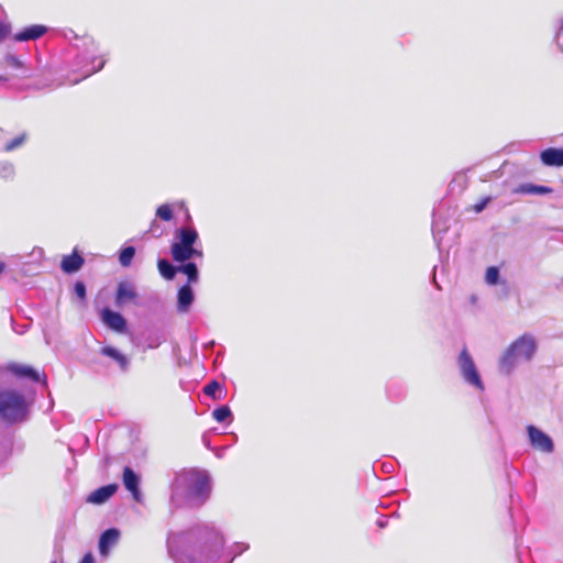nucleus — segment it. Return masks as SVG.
<instances>
[{
	"label": "nucleus",
	"mask_w": 563,
	"mask_h": 563,
	"mask_svg": "<svg viewBox=\"0 0 563 563\" xmlns=\"http://www.w3.org/2000/svg\"><path fill=\"white\" fill-rule=\"evenodd\" d=\"M224 543L222 532L211 523H198L167 537L168 553L175 563H232L235 555L249 549L246 543H236V553L229 558Z\"/></svg>",
	"instance_id": "f257e3e1"
},
{
	"label": "nucleus",
	"mask_w": 563,
	"mask_h": 563,
	"mask_svg": "<svg viewBox=\"0 0 563 563\" xmlns=\"http://www.w3.org/2000/svg\"><path fill=\"white\" fill-rule=\"evenodd\" d=\"M170 490L172 506L200 507L210 496V478L202 472L185 471L175 476Z\"/></svg>",
	"instance_id": "f03ea898"
},
{
	"label": "nucleus",
	"mask_w": 563,
	"mask_h": 563,
	"mask_svg": "<svg viewBox=\"0 0 563 563\" xmlns=\"http://www.w3.org/2000/svg\"><path fill=\"white\" fill-rule=\"evenodd\" d=\"M33 404L32 395L10 386L8 371L0 366V422L5 426L26 422Z\"/></svg>",
	"instance_id": "7ed1b4c3"
},
{
	"label": "nucleus",
	"mask_w": 563,
	"mask_h": 563,
	"mask_svg": "<svg viewBox=\"0 0 563 563\" xmlns=\"http://www.w3.org/2000/svg\"><path fill=\"white\" fill-rule=\"evenodd\" d=\"M538 351V341L530 332H525L512 341L498 360L500 374L509 376L523 363H530Z\"/></svg>",
	"instance_id": "20e7f679"
},
{
	"label": "nucleus",
	"mask_w": 563,
	"mask_h": 563,
	"mask_svg": "<svg viewBox=\"0 0 563 563\" xmlns=\"http://www.w3.org/2000/svg\"><path fill=\"white\" fill-rule=\"evenodd\" d=\"M78 54L75 59V70L80 73V78L73 80L74 84L101 70L106 64L103 55H98V45L91 36H82L76 45Z\"/></svg>",
	"instance_id": "39448f33"
},
{
	"label": "nucleus",
	"mask_w": 563,
	"mask_h": 563,
	"mask_svg": "<svg viewBox=\"0 0 563 563\" xmlns=\"http://www.w3.org/2000/svg\"><path fill=\"white\" fill-rule=\"evenodd\" d=\"M176 241L172 244L170 253L175 262L183 263L192 257H202V251L194 245L199 235L192 227H181L175 231Z\"/></svg>",
	"instance_id": "423d86ee"
},
{
	"label": "nucleus",
	"mask_w": 563,
	"mask_h": 563,
	"mask_svg": "<svg viewBox=\"0 0 563 563\" xmlns=\"http://www.w3.org/2000/svg\"><path fill=\"white\" fill-rule=\"evenodd\" d=\"M457 365L463 380L479 391H484L485 386L482 377L477 371L473 357L468 353L467 349L464 347L459 357Z\"/></svg>",
	"instance_id": "0eeeda50"
},
{
	"label": "nucleus",
	"mask_w": 563,
	"mask_h": 563,
	"mask_svg": "<svg viewBox=\"0 0 563 563\" xmlns=\"http://www.w3.org/2000/svg\"><path fill=\"white\" fill-rule=\"evenodd\" d=\"M526 431L529 443L534 450L547 454L554 451V442L544 431L533 424L527 426Z\"/></svg>",
	"instance_id": "6e6552de"
},
{
	"label": "nucleus",
	"mask_w": 563,
	"mask_h": 563,
	"mask_svg": "<svg viewBox=\"0 0 563 563\" xmlns=\"http://www.w3.org/2000/svg\"><path fill=\"white\" fill-rule=\"evenodd\" d=\"M4 64L8 68L12 69V78L31 79L36 76V69L27 66L14 55H7L4 57Z\"/></svg>",
	"instance_id": "1a4fd4ad"
},
{
	"label": "nucleus",
	"mask_w": 563,
	"mask_h": 563,
	"mask_svg": "<svg viewBox=\"0 0 563 563\" xmlns=\"http://www.w3.org/2000/svg\"><path fill=\"white\" fill-rule=\"evenodd\" d=\"M122 481L125 489L132 494L133 499L137 503H141L142 493L140 489V475L136 472H134L130 466H125L123 468Z\"/></svg>",
	"instance_id": "9d476101"
},
{
	"label": "nucleus",
	"mask_w": 563,
	"mask_h": 563,
	"mask_svg": "<svg viewBox=\"0 0 563 563\" xmlns=\"http://www.w3.org/2000/svg\"><path fill=\"white\" fill-rule=\"evenodd\" d=\"M101 320L112 331L118 333H124L126 331V320L120 312L104 308L101 311Z\"/></svg>",
	"instance_id": "9b49d317"
},
{
	"label": "nucleus",
	"mask_w": 563,
	"mask_h": 563,
	"mask_svg": "<svg viewBox=\"0 0 563 563\" xmlns=\"http://www.w3.org/2000/svg\"><path fill=\"white\" fill-rule=\"evenodd\" d=\"M137 298V292L134 286L128 282L118 284L114 303L117 307H122L128 302H133Z\"/></svg>",
	"instance_id": "f8f14e48"
},
{
	"label": "nucleus",
	"mask_w": 563,
	"mask_h": 563,
	"mask_svg": "<svg viewBox=\"0 0 563 563\" xmlns=\"http://www.w3.org/2000/svg\"><path fill=\"white\" fill-rule=\"evenodd\" d=\"M8 371V374H13L14 376L19 378H27L32 382H41L42 377L41 374L34 369L33 367L29 365H22V364H10L8 367H3ZM11 375H9V378Z\"/></svg>",
	"instance_id": "ddd939ff"
},
{
	"label": "nucleus",
	"mask_w": 563,
	"mask_h": 563,
	"mask_svg": "<svg viewBox=\"0 0 563 563\" xmlns=\"http://www.w3.org/2000/svg\"><path fill=\"white\" fill-rule=\"evenodd\" d=\"M100 353L113 360L118 364L122 373H126L129 371L131 361L125 354L121 353L118 349L107 345L101 347Z\"/></svg>",
	"instance_id": "4468645a"
},
{
	"label": "nucleus",
	"mask_w": 563,
	"mask_h": 563,
	"mask_svg": "<svg viewBox=\"0 0 563 563\" xmlns=\"http://www.w3.org/2000/svg\"><path fill=\"white\" fill-rule=\"evenodd\" d=\"M120 538V531L117 528H109L103 531L99 538V552L107 555L110 549L115 545Z\"/></svg>",
	"instance_id": "2eb2a0df"
},
{
	"label": "nucleus",
	"mask_w": 563,
	"mask_h": 563,
	"mask_svg": "<svg viewBox=\"0 0 563 563\" xmlns=\"http://www.w3.org/2000/svg\"><path fill=\"white\" fill-rule=\"evenodd\" d=\"M118 489L117 484L101 486L93 490L87 498V501L95 505H101L112 497Z\"/></svg>",
	"instance_id": "dca6fc26"
},
{
	"label": "nucleus",
	"mask_w": 563,
	"mask_h": 563,
	"mask_svg": "<svg viewBox=\"0 0 563 563\" xmlns=\"http://www.w3.org/2000/svg\"><path fill=\"white\" fill-rule=\"evenodd\" d=\"M540 159L543 165L551 167L563 166V148L549 147L540 153Z\"/></svg>",
	"instance_id": "f3484780"
},
{
	"label": "nucleus",
	"mask_w": 563,
	"mask_h": 563,
	"mask_svg": "<svg viewBox=\"0 0 563 563\" xmlns=\"http://www.w3.org/2000/svg\"><path fill=\"white\" fill-rule=\"evenodd\" d=\"M195 300L194 290L189 284L181 286L177 292V310L187 312Z\"/></svg>",
	"instance_id": "a211bd4d"
},
{
	"label": "nucleus",
	"mask_w": 563,
	"mask_h": 563,
	"mask_svg": "<svg viewBox=\"0 0 563 563\" xmlns=\"http://www.w3.org/2000/svg\"><path fill=\"white\" fill-rule=\"evenodd\" d=\"M47 31V27L40 24H33L24 27L22 31L14 35V40L18 42H26L31 40H37L43 36Z\"/></svg>",
	"instance_id": "6ab92c4d"
},
{
	"label": "nucleus",
	"mask_w": 563,
	"mask_h": 563,
	"mask_svg": "<svg viewBox=\"0 0 563 563\" xmlns=\"http://www.w3.org/2000/svg\"><path fill=\"white\" fill-rule=\"evenodd\" d=\"M84 265V258L78 253L74 252L70 255L64 256L62 261V269L67 274L78 272Z\"/></svg>",
	"instance_id": "aec40b11"
},
{
	"label": "nucleus",
	"mask_w": 563,
	"mask_h": 563,
	"mask_svg": "<svg viewBox=\"0 0 563 563\" xmlns=\"http://www.w3.org/2000/svg\"><path fill=\"white\" fill-rule=\"evenodd\" d=\"M552 191L553 189L551 187L534 184H521L516 189V192L525 195H548Z\"/></svg>",
	"instance_id": "412c9836"
},
{
	"label": "nucleus",
	"mask_w": 563,
	"mask_h": 563,
	"mask_svg": "<svg viewBox=\"0 0 563 563\" xmlns=\"http://www.w3.org/2000/svg\"><path fill=\"white\" fill-rule=\"evenodd\" d=\"M178 272L185 274L188 278L187 284L197 283L199 279L198 267L192 262H183L180 266H178Z\"/></svg>",
	"instance_id": "4be33fe9"
},
{
	"label": "nucleus",
	"mask_w": 563,
	"mask_h": 563,
	"mask_svg": "<svg viewBox=\"0 0 563 563\" xmlns=\"http://www.w3.org/2000/svg\"><path fill=\"white\" fill-rule=\"evenodd\" d=\"M157 267L159 274L167 280H172L178 272V267L174 266L169 261L164 258L158 260Z\"/></svg>",
	"instance_id": "5701e85b"
},
{
	"label": "nucleus",
	"mask_w": 563,
	"mask_h": 563,
	"mask_svg": "<svg viewBox=\"0 0 563 563\" xmlns=\"http://www.w3.org/2000/svg\"><path fill=\"white\" fill-rule=\"evenodd\" d=\"M485 283L489 286H495V285L501 284L500 271L497 266H489L486 269ZM503 284H506V282L503 280Z\"/></svg>",
	"instance_id": "b1692460"
},
{
	"label": "nucleus",
	"mask_w": 563,
	"mask_h": 563,
	"mask_svg": "<svg viewBox=\"0 0 563 563\" xmlns=\"http://www.w3.org/2000/svg\"><path fill=\"white\" fill-rule=\"evenodd\" d=\"M27 133L23 132L18 136L13 137L12 140L8 141L3 147L4 152H13L16 148L23 146L27 141Z\"/></svg>",
	"instance_id": "393cba45"
},
{
	"label": "nucleus",
	"mask_w": 563,
	"mask_h": 563,
	"mask_svg": "<svg viewBox=\"0 0 563 563\" xmlns=\"http://www.w3.org/2000/svg\"><path fill=\"white\" fill-rule=\"evenodd\" d=\"M15 177V167L13 163L8 161L0 162V178L4 180H12Z\"/></svg>",
	"instance_id": "a878e982"
},
{
	"label": "nucleus",
	"mask_w": 563,
	"mask_h": 563,
	"mask_svg": "<svg viewBox=\"0 0 563 563\" xmlns=\"http://www.w3.org/2000/svg\"><path fill=\"white\" fill-rule=\"evenodd\" d=\"M134 255H135V247L134 246H125L120 251L119 263L123 267H129L132 263Z\"/></svg>",
	"instance_id": "bb28decb"
},
{
	"label": "nucleus",
	"mask_w": 563,
	"mask_h": 563,
	"mask_svg": "<svg viewBox=\"0 0 563 563\" xmlns=\"http://www.w3.org/2000/svg\"><path fill=\"white\" fill-rule=\"evenodd\" d=\"M212 417L218 422H224L228 419L232 420V411L227 405L220 406L212 411Z\"/></svg>",
	"instance_id": "cd10ccee"
},
{
	"label": "nucleus",
	"mask_w": 563,
	"mask_h": 563,
	"mask_svg": "<svg viewBox=\"0 0 563 563\" xmlns=\"http://www.w3.org/2000/svg\"><path fill=\"white\" fill-rule=\"evenodd\" d=\"M156 217H158L163 221H170L173 219V217H174L173 209L167 203L161 205L156 209Z\"/></svg>",
	"instance_id": "c85d7f7f"
},
{
	"label": "nucleus",
	"mask_w": 563,
	"mask_h": 563,
	"mask_svg": "<svg viewBox=\"0 0 563 563\" xmlns=\"http://www.w3.org/2000/svg\"><path fill=\"white\" fill-rule=\"evenodd\" d=\"M221 389V385L217 380L210 382L208 385L205 386V394L209 397H212L213 399L219 398L217 393Z\"/></svg>",
	"instance_id": "c756f323"
},
{
	"label": "nucleus",
	"mask_w": 563,
	"mask_h": 563,
	"mask_svg": "<svg viewBox=\"0 0 563 563\" xmlns=\"http://www.w3.org/2000/svg\"><path fill=\"white\" fill-rule=\"evenodd\" d=\"M165 341V335H150L146 339V345L148 349H157Z\"/></svg>",
	"instance_id": "7c9ffc66"
},
{
	"label": "nucleus",
	"mask_w": 563,
	"mask_h": 563,
	"mask_svg": "<svg viewBox=\"0 0 563 563\" xmlns=\"http://www.w3.org/2000/svg\"><path fill=\"white\" fill-rule=\"evenodd\" d=\"M74 291L79 299H86V285L82 282L75 283Z\"/></svg>",
	"instance_id": "2f4dec72"
},
{
	"label": "nucleus",
	"mask_w": 563,
	"mask_h": 563,
	"mask_svg": "<svg viewBox=\"0 0 563 563\" xmlns=\"http://www.w3.org/2000/svg\"><path fill=\"white\" fill-rule=\"evenodd\" d=\"M489 201V198H485L483 201H481L479 203H477L475 206V211L476 212H481L484 210V208L486 207L487 202Z\"/></svg>",
	"instance_id": "473e14b6"
},
{
	"label": "nucleus",
	"mask_w": 563,
	"mask_h": 563,
	"mask_svg": "<svg viewBox=\"0 0 563 563\" xmlns=\"http://www.w3.org/2000/svg\"><path fill=\"white\" fill-rule=\"evenodd\" d=\"M79 563H95V558L91 553H86Z\"/></svg>",
	"instance_id": "72a5a7b5"
},
{
	"label": "nucleus",
	"mask_w": 563,
	"mask_h": 563,
	"mask_svg": "<svg viewBox=\"0 0 563 563\" xmlns=\"http://www.w3.org/2000/svg\"><path fill=\"white\" fill-rule=\"evenodd\" d=\"M5 34L7 29L2 24H0V42L4 38Z\"/></svg>",
	"instance_id": "f704fd0d"
},
{
	"label": "nucleus",
	"mask_w": 563,
	"mask_h": 563,
	"mask_svg": "<svg viewBox=\"0 0 563 563\" xmlns=\"http://www.w3.org/2000/svg\"><path fill=\"white\" fill-rule=\"evenodd\" d=\"M386 525H387L386 519H383V518H382V519H378V520H377V526H378L379 528H384V527H386Z\"/></svg>",
	"instance_id": "c9c22d12"
},
{
	"label": "nucleus",
	"mask_w": 563,
	"mask_h": 563,
	"mask_svg": "<svg viewBox=\"0 0 563 563\" xmlns=\"http://www.w3.org/2000/svg\"><path fill=\"white\" fill-rule=\"evenodd\" d=\"M563 34V19L561 20V26H560V31L559 33L556 34V40L559 41V37Z\"/></svg>",
	"instance_id": "e433bc0d"
},
{
	"label": "nucleus",
	"mask_w": 563,
	"mask_h": 563,
	"mask_svg": "<svg viewBox=\"0 0 563 563\" xmlns=\"http://www.w3.org/2000/svg\"><path fill=\"white\" fill-rule=\"evenodd\" d=\"M5 268V264L3 262H0V275L3 273Z\"/></svg>",
	"instance_id": "4c0bfd02"
},
{
	"label": "nucleus",
	"mask_w": 563,
	"mask_h": 563,
	"mask_svg": "<svg viewBox=\"0 0 563 563\" xmlns=\"http://www.w3.org/2000/svg\"><path fill=\"white\" fill-rule=\"evenodd\" d=\"M9 77L0 75V82L8 81Z\"/></svg>",
	"instance_id": "58836bf2"
},
{
	"label": "nucleus",
	"mask_w": 563,
	"mask_h": 563,
	"mask_svg": "<svg viewBox=\"0 0 563 563\" xmlns=\"http://www.w3.org/2000/svg\"><path fill=\"white\" fill-rule=\"evenodd\" d=\"M52 563H56V562H52Z\"/></svg>",
	"instance_id": "ea45409f"
}]
</instances>
